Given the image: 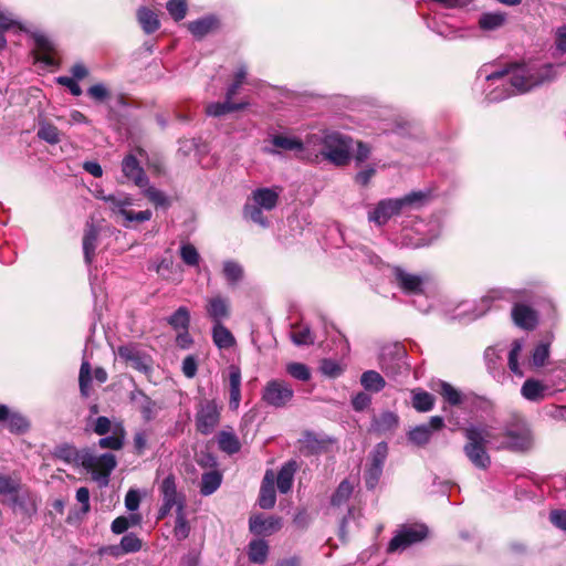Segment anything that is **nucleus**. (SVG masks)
I'll return each mask as SVG.
<instances>
[{
	"instance_id": "obj_1",
	"label": "nucleus",
	"mask_w": 566,
	"mask_h": 566,
	"mask_svg": "<svg viewBox=\"0 0 566 566\" xmlns=\"http://www.w3.org/2000/svg\"><path fill=\"white\" fill-rule=\"evenodd\" d=\"M481 77L489 82L490 86H494L486 93V98L490 102H500L551 81L555 77V73L552 64L528 62L514 66L512 71L501 69L489 72V66L483 65L478 71V78Z\"/></svg>"
},
{
	"instance_id": "obj_2",
	"label": "nucleus",
	"mask_w": 566,
	"mask_h": 566,
	"mask_svg": "<svg viewBox=\"0 0 566 566\" xmlns=\"http://www.w3.org/2000/svg\"><path fill=\"white\" fill-rule=\"evenodd\" d=\"M520 294L517 291L493 289L490 290L481 300L476 308V313L472 315V318H478L485 314L491 308V303L495 301H507L514 304L512 308V318L516 326L523 329H533L537 324L536 312L524 304L517 303Z\"/></svg>"
},
{
	"instance_id": "obj_3",
	"label": "nucleus",
	"mask_w": 566,
	"mask_h": 566,
	"mask_svg": "<svg viewBox=\"0 0 566 566\" xmlns=\"http://www.w3.org/2000/svg\"><path fill=\"white\" fill-rule=\"evenodd\" d=\"M468 442L463 447L464 454L471 463L482 470L491 464L486 446L494 448L495 433L486 426H470L464 429Z\"/></svg>"
},
{
	"instance_id": "obj_4",
	"label": "nucleus",
	"mask_w": 566,
	"mask_h": 566,
	"mask_svg": "<svg viewBox=\"0 0 566 566\" xmlns=\"http://www.w3.org/2000/svg\"><path fill=\"white\" fill-rule=\"evenodd\" d=\"M428 197V192L412 191L402 198L380 200L376 207L368 212V220L379 227L384 226L394 216L403 212L407 208L421 207L427 201Z\"/></svg>"
},
{
	"instance_id": "obj_5",
	"label": "nucleus",
	"mask_w": 566,
	"mask_h": 566,
	"mask_svg": "<svg viewBox=\"0 0 566 566\" xmlns=\"http://www.w3.org/2000/svg\"><path fill=\"white\" fill-rule=\"evenodd\" d=\"M281 193L280 187L258 188L252 192V203L244 207V217L252 222L266 228L269 226L268 218L263 214V210H273L279 201Z\"/></svg>"
},
{
	"instance_id": "obj_6",
	"label": "nucleus",
	"mask_w": 566,
	"mask_h": 566,
	"mask_svg": "<svg viewBox=\"0 0 566 566\" xmlns=\"http://www.w3.org/2000/svg\"><path fill=\"white\" fill-rule=\"evenodd\" d=\"M6 497L13 509H20L27 514L35 511L30 494L22 490L19 479L8 474H0V499Z\"/></svg>"
},
{
	"instance_id": "obj_7",
	"label": "nucleus",
	"mask_w": 566,
	"mask_h": 566,
	"mask_svg": "<svg viewBox=\"0 0 566 566\" xmlns=\"http://www.w3.org/2000/svg\"><path fill=\"white\" fill-rule=\"evenodd\" d=\"M350 138L339 133H328L322 139L321 156L336 166L349 160Z\"/></svg>"
},
{
	"instance_id": "obj_8",
	"label": "nucleus",
	"mask_w": 566,
	"mask_h": 566,
	"mask_svg": "<svg viewBox=\"0 0 566 566\" xmlns=\"http://www.w3.org/2000/svg\"><path fill=\"white\" fill-rule=\"evenodd\" d=\"M82 459V467L92 472L93 479L101 485H107L109 475L117 464L115 455L112 453L95 455L90 450H84Z\"/></svg>"
},
{
	"instance_id": "obj_9",
	"label": "nucleus",
	"mask_w": 566,
	"mask_h": 566,
	"mask_svg": "<svg viewBox=\"0 0 566 566\" xmlns=\"http://www.w3.org/2000/svg\"><path fill=\"white\" fill-rule=\"evenodd\" d=\"M294 398V389L282 379L268 381L262 390V401L273 408H285Z\"/></svg>"
},
{
	"instance_id": "obj_10",
	"label": "nucleus",
	"mask_w": 566,
	"mask_h": 566,
	"mask_svg": "<svg viewBox=\"0 0 566 566\" xmlns=\"http://www.w3.org/2000/svg\"><path fill=\"white\" fill-rule=\"evenodd\" d=\"M103 201L108 203L112 211L119 213L124 217L126 223L125 227H128L130 222H145L151 219L153 213L150 210H144L134 212L128 210L127 208L133 206V199L127 193L120 192L117 195H107V197H103Z\"/></svg>"
},
{
	"instance_id": "obj_11",
	"label": "nucleus",
	"mask_w": 566,
	"mask_h": 566,
	"mask_svg": "<svg viewBox=\"0 0 566 566\" xmlns=\"http://www.w3.org/2000/svg\"><path fill=\"white\" fill-rule=\"evenodd\" d=\"M159 492L163 504L159 509L158 518L167 516L172 507H176V512L185 510L186 497L181 492L177 491L175 476L172 474H169L163 480Z\"/></svg>"
},
{
	"instance_id": "obj_12",
	"label": "nucleus",
	"mask_w": 566,
	"mask_h": 566,
	"mask_svg": "<svg viewBox=\"0 0 566 566\" xmlns=\"http://www.w3.org/2000/svg\"><path fill=\"white\" fill-rule=\"evenodd\" d=\"M220 415L221 407L216 400H201L195 417L197 431L205 436L212 433L220 422Z\"/></svg>"
},
{
	"instance_id": "obj_13",
	"label": "nucleus",
	"mask_w": 566,
	"mask_h": 566,
	"mask_svg": "<svg viewBox=\"0 0 566 566\" xmlns=\"http://www.w3.org/2000/svg\"><path fill=\"white\" fill-rule=\"evenodd\" d=\"M531 446V434L525 428H507L503 433H495L494 449L524 451Z\"/></svg>"
},
{
	"instance_id": "obj_14",
	"label": "nucleus",
	"mask_w": 566,
	"mask_h": 566,
	"mask_svg": "<svg viewBox=\"0 0 566 566\" xmlns=\"http://www.w3.org/2000/svg\"><path fill=\"white\" fill-rule=\"evenodd\" d=\"M428 528L424 525L403 526L389 542L387 552L395 553L405 551L410 545L426 538Z\"/></svg>"
},
{
	"instance_id": "obj_15",
	"label": "nucleus",
	"mask_w": 566,
	"mask_h": 566,
	"mask_svg": "<svg viewBox=\"0 0 566 566\" xmlns=\"http://www.w3.org/2000/svg\"><path fill=\"white\" fill-rule=\"evenodd\" d=\"M444 420L440 416H433L428 423L416 426L407 433L408 440L418 447H423L429 443L432 432L442 429Z\"/></svg>"
},
{
	"instance_id": "obj_16",
	"label": "nucleus",
	"mask_w": 566,
	"mask_h": 566,
	"mask_svg": "<svg viewBox=\"0 0 566 566\" xmlns=\"http://www.w3.org/2000/svg\"><path fill=\"white\" fill-rule=\"evenodd\" d=\"M33 55L35 62L48 67L59 66V53L50 38H34Z\"/></svg>"
},
{
	"instance_id": "obj_17",
	"label": "nucleus",
	"mask_w": 566,
	"mask_h": 566,
	"mask_svg": "<svg viewBox=\"0 0 566 566\" xmlns=\"http://www.w3.org/2000/svg\"><path fill=\"white\" fill-rule=\"evenodd\" d=\"M122 172L127 180L133 181L139 188L148 185V178L133 154H128L123 158Z\"/></svg>"
},
{
	"instance_id": "obj_18",
	"label": "nucleus",
	"mask_w": 566,
	"mask_h": 566,
	"mask_svg": "<svg viewBox=\"0 0 566 566\" xmlns=\"http://www.w3.org/2000/svg\"><path fill=\"white\" fill-rule=\"evenodd\" d=\"M549 387L542 380L528 378L521 387L522 397L531 402H541L548 396Z\"/></svg>"
},
{
	"instance_id": "obj_19",
	"label": "nucleus",
	"mask_w": 566,
	"mask_h": 566,
	"mask_svg": "<svg viewBox=\"0 0 566 566\" xmlns=\"http://www.w3.org/2000/svg\"><path fill=\"white\" fill-rule=\"evenodd\" d=\"M206 311L213 324L223 323L230 316L229 301L220 295L210 297Z\"/></svg>"
},
{
	"instance_id": "obj_20",
	"label": "nucleus",
	"mask_w": 566,
	"mask_h": 566,
	"mask_svg": "<svg viewBox=\"0 0 566 566\" xmlns=\"http://www.w3.org/2000/svg\"><path fill=\"white\" fill-rule=\"evenodd\" d=\"M6 32L39 35L31 24L22 23L21 21L14 19L12 13L4 12L0 8V34Z\"/></svg>"
},
{
	"instance_id": "obj_21",
	"label": "nucleus",
	"mask_w": 566,
	"mask_h": 566,
	"mask_svg": "<svg viewBox=\"0 0 566 566\" xmlns=\"http://www.w3.org/2000/svg\"><path fill=\"white\" fill-rule=\"evenodd\" d=\"M250 531L255 535H271L282 527L280 517L264 518L260 515L250 518Z\"/></svg>"
},
{
	"instance_id": "obj_22",
	"label": "nucleus",
	"mask_w": 566,
	"mask_h": 566,
	"mask_svg": "<svg viewBox=\"0 0 566 566\" xmlns=\"http://www.w3.org/2000/svg\"><path fill=\"white\" fill-rule=\"evenodd\" d=\"M395 279L405 293L418 294L422 292V279L406 272L400 268L395 269Z\"/></svg>"
},
{
	"instance_id": "obj_23",
	"label": "nucleus",
	"mask_w": 566,
	"mask_h": 566,
	"mask_svg": "<svg viewBox=\"0 0 566 566\" xmlns=\"http://www.w3.org/2000/svg\"><path fill=\"white\" fill-rule=\"evenodd\" d=\"M229 408L237 410L241 401V370L237 366L229 367Z\"/></svg>"
},
{
	"instance_id": "obj_24",
	"label": "nucleus",
	"mask_w": 566,
	"mask_h": 566,
	"mask_svg": "<svg viewBox=\"0 0 566 566\" xmlns=\"http://www.w3.org/2000/svg\"><path fill=\"white\" fill-rule=\"evenodd\" d=\"M275 500L274 474L272 471H266L260 490L259 505L269 510L274 506Z\"/></svg>"
},
{
	"instance_id": "obj_25",
	"label": "nucleus",
	"mask_w": 566,
	"mask_h": 566,
	"mask_svg": "<svg viewBox=\"0 0 566 566\" xmlns=\"http://www.w3.org/2000/svg\"><path fill=\"white\" fill-rule=\"evenodd\" d=\"M399 417L396 412L384 411L379 416H374L371 421V430L378 433L391 432L397 429Z\"/></svg>"
},
{
	"instance_id": "obj_26",
	"label": "nucleus",
	"mask_w": 566,
	"mask_h": 566,
	"mask_svg": "<svg viewBox=\"0 0 566 566\" xmlns=\"http://www.w3.org/2000/svg\"><path fill=\"white\" fill-rule=\"evenodd\" d=\"M126 430L120 421L114 423L113 432L98 440L101 449L120 450L124 447Z\"/></svg>"
},
{
	"instance_id": "obj_27",
	"label": "nucleus",
	"mask_w": 566,
	"mask_h": 566,
	"mask_svg": "<svg viewBox=\"0 0 566 566\" xmlns=\"http://www.w3.org/2000/svg\"><path fill=\"white\" fill-rule=\"evenodd\" d=\"M220 21L214 15H207L189 23L188 30L192 35H206L208 33L218 32Z\"/></svg>"
},
{
	"instance_id": "obj_28",
	"label": "nucleus",
	"mask_w": 566,
	"mask_h": 566,
	"mask_svg": "<svg viewBox=\"0 0 566 566\" xmlns=\"http://www.w3.org/2000/svg\"><path fill=\"white\" fill-rule=\"evenodd\" d=\"M212 340L219 349H229L235 344V338L223 323L213 324Z\"/></svg>"
},
{
	"instance_id": "obj_29",
	"label": "nucleus",
	"mask_w": 566,
	"mask_h": 566,
	"mask_svg": "<svg viewBox=\"0 0 566 566\" xmlns=\"http://www.w3.org/2000/svg\"><path fill=\"white\" fill-rule=\"evenodd\" d=\"M296 470L295 461H289L281 468L276 478L277 489L281 493H287L292 489Z\"/></svg>"
},
{
	"instance_id": "obj_30",
	"label": "nucleus",
	"mask_w": 566,
	"mask_h": 566,
	"mask_svg": "<svg viewBox=\"0 0 566 566\" xmlns=\"http://www.w3.org/2000/svg\"><path fill=\"white\" fill-rule=\"evenodd\" d=\"M97 229L92 223L87 224L83 238V252L86 264H91L94 259L95 250L97 248Z\"/></svg>"
},
{
	"instance_id": "obj_31",
	"label": "nucleus",
	"mask_w": 566,
	"mask_h": 566,
	"mask_svg": "<svg viewBox=\"0 0 566 566\" xmlns=\"http://www.w3.org/2000/svg\"><path fill=\"white\" fill-rule=\"evenodd\" d=\"M522 349H523V340L515 339V340H513V343L511 345V349H510L509 356H507L509 369L511 370L512 374H514L515 376H517L520 378L524 377V371L518 361L520 356L522 354Z\"/></svg>"
},
{
	"instance_id": "obj_32",
	"label": "nucleus",
	"mask_w": 566,
	"mask_h": 566,
	"mask_svg": "<svg viewBox=\"0 0 566 566\" xmlns=\"http://www.w3.org/2000/svg\"><path fill=\"white\" fill-rule=\"evenodd\" d=\"M222 274L230 286H235L242 281L244 271L240 263L233 260H227L222 264Z\"/></svg>"
},
{
	"instance_id": "obj_33",
	"label": "nucleus",
	"mask_w": 566,
	"mask_h": 566,
	"mask_svg": "<svg viewBox=\"0 0 566 566\" xmlns=\"http://www.w3.org/2000/svg\"><path fill=\"white\" fill-rule=\"evenodd\" d=\"M248 103H232L226 98L224 102L211 103L207 106V114L210 116H221L231 112L243 109Z\"/></svg>"
},
{
	"instance_id": "obj_34",
	"label": "nucleus",
	"mask_w": 566,
	"mask_h": 566,
	"mask_svg": "<svg viewBox=\"0 0 566 566\" xmlns=\"http://www.w3.org/2000/svg\"><path fill=\"white\" fill-rule=\"evenodd\" d=\"M217 441L219 448L228 454L237 453L241 448L240 441L233 432H219L217 436Z\"/></svg>"
},
{
	"instance_id": "obj_35",
	"label": "nucleus",
	"mask_w": 566,
	"mask_h": 566,
	"mask_svg": "<svg viewBox=\"0 0 566 566\" xmlns=\"http://www.w3.org/2000/svg\"><path fill=\"white\" fill-rule=\"evenodd\" d=\"M360 382L366 390L374 392H379L386 385L384 377L375 370H367L363 373Z\"/></svg>"
},
{
	"instance_id": "obj_36",
	"label": "nucleus",
	"mask_w": 566,
	"mask_h": 566,
	"mask_svg": "<svg viewBox=\"0 0 566 566\" xmlns=\"http://www.w3.org/2000/svg\"><path fill=\"white\" fill-rule=\"evenodd\" d=\"M443 399L451 406H459L463 401V395L447 381H439L436 389Z\"/></svg>"
},
{
	"instance_id": "obj_37",
	"label": "nucleus",
	"mask_w": 566,
	"mask_h": 566,
	"mask_svg": "<svg viewBox=\"0 0 566 566\" xmlns=\"http://www.w3.org/2000/svg\"><path fill=\"white\" fill-rule=\"evenodd\" d=\"M412 406L419 412L430 411L434 406V397L427 391L413 390Z\"/></svg>"
},
{
	"instance_id": "obj_38",
	"label": "nucleus",
	"mask_w": 566,
	"mask_h": 566,
	"mask_svg": "<svg viewBox=\"0 0 566 566\" xmlns=\"http://www.w3.org/2000/svg\"><path fill=\"white\" fill-rule=\"evenodd\" d=\"M174 329H188L190 325V312L186 306H180L167 318Z\"/></svg>"
},
{
	"instance_id": "obj_39",
	"label": "nucleus",
	"mask_w": 566,
	"mask_h": 566,
	"mask_svg": "<svg viewBox=\"0 0 566 566\" xmlns=\"http://www.w3.org/2000/svg\"><path fill=\"white\" fill-rule=\"evenodd\" d=\"M221 484V475L217 471H210L202 474L200 492L202 495H210L218 490Z\"/></svg>"
},
{
	"instance_id": "obj_40",
	"label": "nucleus",
	"mask_w": 566,
	"mask_h": 566,
	"mask_svg": "<svg viewBox=\"0 0 566 566\" xmlns=\"http://www.w3.org/2000/svg\"><path fill=\"white\" fill-rule=\"evenodd\" d=\"M271 142H272L273 146H275L276 148L284 149V150L301 151L304 148L302 140L296 137H290V136H285V135H274L272 137Z\"/></svg>"
},
{
	"instance_id": "obj_41",
	"label": "nucleus",
	"mask_w": 566,
	"mask_h": 566,
	"mask_svg": "<svg viewBox=\"0 0 566 566\" xmlns=\"http://www.w3.org/2000/svg\"><path fill=\"white\" fill-rule=\"evenodd\" d=\"M268 553L269 546L263 539H255L249 544V558L253 563H264L268 557Z\"/></svg>"
},
{
	"instance_id": "obj_42",
	"label": "nucleus",
	"mask_w": 566,
	"mask_h": 566,
	"mask_svg": "<svg viewBox=\"0 0 566 566\" xmlns=\"http://www.w3.org/2000/svg\"><path fill=\"white\" fill-rule=\"evenodd\" d=\"M55 455L67 463H76L82 465V457L84 455V450L77 451L72 446L63 444L56 448Z\"/></svg>"
},
{
	"instance_id": "obj_43",
	"label": "nucleus",
	"mask_w": 566,
	"mask_h": 566,
	"mask_svg": "<svg viewBox=\"0 0 566 566\" xmlns=\"http://www.w3.org/2000/svg\"><path fill=\"white\" fill-rule=\"evenodd\" d=\"M138 21L146 33L155 32L159 27L157 15L147 8H142L137 13Z\"/></svg>"
},
{
	"instance_id": "obj_44",
	"label": "nucleus",
	"mask_w": 566,
	"mask_h": 566,
	"mask_svg": "<svg viewBox=\"0 0 566 566\" xmlns=\"http://www.w3.org/2000/svg\"><path fill=\"white\" fill-rule=\"evenodd\" d=\"M190 534V525L187 521L185 510L176 512L174 536L177 541L186 539Z\"/></svg>"
},
{
	"instance_id": "obj_45",
	"label": "nucleus",
	"mask_w": 566,
	"mask_h": 566,
	"mask_svg": "<svg viewBox=\"0 0 566 566\" xmlns=\"http://www.w3.org/2000/svg\"><path fill=\"white\" fill-rule=\"evenodd\" d=\"M145 197L148 198L150 202H153L156 207H168L169 200L167 196L159 189L147 185L142 188Z\"/></svg>"
},
{
	"instance_id": "obj_46",
	"label": "nucleus",
	"mask_w": 566,
	"mask_h": 566,
	"mask_svg": "<svg viewBox=\"0 0 566 566\" xmlns=\"http://www.w3.org/2000/svg\"><path fill=\"white\" fill-rule=\"evenodd\" d=\"M402 358L395 357L391 359H388L386 354L384 353L380 357V367L385 371L387 376H396L400 373V368L402 367Z\"/></svg>"
},
{
	"instance_id": "obj_47",
	"label": "nucleus",
	"mask_w": 566,
	"mask_h": 566,
	"mask_svg": "<svg viewBox=\"0 0 566 566\" xmlns=\"http://www.w3.org/2000/svg\"><path fill=\"white\" fill-rule=\"evenodd\" d=\"M286 371L291 377L301 381H307L311 379L310 368L302 363H289L286 365Z\"/></svg>"
},
{
	"instance_id": "obj_48",
	"label": "nucleus",
	"mask_w": 566,
	"mask_h": 566,
	"mask_svg": "<svg viewBox=\"0 0 566 566\" xmlns=\"http://www.w3.org/2000/svg\"><path fill=\"white\" fill-rule=\"evenodd\" d=\"M7 427L11 432L22 433L28 430L29 422L28 420L18 412H10L9 418L7 419Z\"/></svg>"
},
{
	"instance_id": "obj_49",
	"label": "nucleus",
	"mask_w": 566,
	"mask_h": 566,
	"mask_svg": "<svg viewBox=\"0 0 566 566\" xmlns=\"http://www.w3.org/2000/svg\"><path fill=\"white\" fill-rule=\"evenodd\" d=\"M548 357H549V344L541 343L534 348V350L532 353L531 364L536 368L542 367L545 365Z\"/></svg>"
},
{
	"instance_id": "obj_50",
	"label": "nucleus",
	"mask_w": 566,
	"mask_h": 566,
	"mask_svg": "<svg viewBox=\"0 0 566 566\" xmlns=\"http://www.w3.org/2000/svg\"><path fill=\"white\" fill-rule=\"evenodd\" d=\"M120 553H135L142 548V541L133 533H129L120 539Z\"/></svg>"
},
{
	"instance_id": "obj_51",
	"label": "nucleus",
	"mask_w": 566,
	"mask_h": 566,
	"mask_svg": "<svg viewBox=\"0 0 566 566\" xmlns=\"http://www.w3.org/2000/svg\"><path fill=\"white\" fill-rule=\"evenodd\" d=\"M180 256L182 261L190 266L198 265L200 260L197 249L190 243H186L180 247Z\"/></svg>"
},
{
	"instance_id": "obj_52",
	"label": "nucleus",
	"mask_w": 566,
	"mask_h": 566,
	"mask_svg": "<svg viewBox=\"0 0 566 566\" xmlns=\"http://www.w3.org/2000/svg\"><path fill=\"white\" fill-rule=\"evenodd\" d=\"M292 340L296 345H311L315 339L310 327L301 326L292 333Z\"/></svg>"
},
{
	"instance_id": "obj_53",
	"label": "nucleus",
	"mask_w": 566,
	"mask_h": 566,
	"mask_svg": "<svg viewBox=\"0 0 566 566\" xmlns=\"http://www.w3.org/2000/svg\"><path fill=\"white\" fill-rule=\"evenodd\" d=\"M353 492V486L348 481H343L332 497L333 505H342L345 503Z\"/></svg>"
},
{
	"instance_id": "obj_54",
	"label": "nucleus",
	"mask_w": 566,
	"mask_h": 566,
	"mask_svg": "<svg viewBox=\"0 0 566 566\" xmlns=\"http://www.w3.org/2000/svg\"><path fill=\"white\" fill-rule=\"evenodd\" d=\"M387 455H388V444L386 442L377 443L370 453V464L379 465V467L384 468Z\"/></svg>"
},
{
	"instance_id": "obj_55",
	"label": "nucleus",
	"mask_w": 566,
	"mask_h": 566,
	"mask_svg": "<svg viewBox=\"0 0 566 566\" xmlns=\"http://www.w3.org/2000/svg\"><path fill=\"white\" fill-rule=\"evenodd\" d=\"M38 136L49 144H57L60 142L59 129L51 124L42 125L38 130Z\"/></svg>"
},
{
	"instance_id": "obj_56",
	"label": "nucleus",
	"mask_w": 566,
	"mask_h": 566,
	"mask_svg": "<svg viewBox=\"0 0 566 566\" xmlns=\"http://www.w3.org/2000/svg\"><path fill=\"white\" fill-rule=\"evenodd\" d=\"M167 10L176 21L184 19L187 11L186 0H169Z\"/></svg>"
},
{
	"instance_id": "obj_57",
	"label": "nucleus",
	"mask_w": 566,
	"mask_h": 566,
	"mask_svg": "<svg viewBox=\"0 0 566 566\" xmlns=\"http://www.w3.org/2000/svg\"><path fill=\"white\" fill-rule=\"evenodd\" d=\"M504 22V18L501 14L486 13L483 14L480 19V25L484 30H494L497 27L502 25Z\"/></svg>"
},
{
	"instance_id": "obj_58",
	"label": "nucleus",
	"mask_w": 566,
	"mask_h": 566,
	"mask_svg": "<svg viewBox=\"0 0 566 566\" xmlns=\"http://www.w3.org/2000/svg\"><path fill=\"white\" fill-rule=\"evenodd\" d=\"M382 474V467L369 464L365 473V483L368 489H374Z\"/></svg>"
},
{
	"instance_id": "obj_59",
	"label": "nucleus",
	"mask_w": 566,
	"mask_h": 566,
	"mask_svg": "<svg viewBox=\"0 0 566 566\" xmlns=\"http://www.w3.org/2000/svg\"><path fill=\"white\" fill-rule=\"evenodd\" d=\"M114 423L104 416L97 417L94 421L93 431L98 436H105L113 432Z\"/></svg>"
},
{
	"instance_id": "obj_60",
	"label": "nucleus",
	"mask_w": 566,
	"mask_h": 566,
	"mask_svg": "<svg viewBox=\"0 0 566 566\" xmlns=\"http://www.w3.org/2000/svg\"><path fill=\"white\" fill-rule=\"evenodd\" d=\"M148 437L149 434L146 430H138L135 432L133 438V444L134 450L138 455H142L145 452L147 448Z\"/></svg>"
},
{
	"instance_id": "obj_61",
	"label": "nucleus",
	"mask_w": 566,
	"mask_h": 566,
	"mask_svg": "<svg viewBox=\"0 0 566 566\" xmlns=\"http://www.w3.org/2000/svg\"><path fill=\"white\" fill-rule=\"evenodd\" d=\"M118 355L125 360L133 361L136 368H140V357L138 352L132 346H120L118 348Z\"/></svg>"
},
{
	"instance_id": "obj_62",
	"label": "nucleus",
	"mask_w": 566,
	"mask_h": 566,
	"mask_svg": "<svg viewBox=\"0 0 566 566\" xmlns=\"http://www.w3.org/2000/svg\"><path fill=\"white\" fill-rule=\"evenodd\" d=\"M303 444L311 453H317L323 448V442L313 432H305Z\"/></svg>"
},
{
	"instance_id": "obj_63",
	"label": "nucleus",
	"mask_w": 566,
	"mask_h": 566,
	"mask_svg": "<svg viewBox=\"0 0 566 566\" xmlns=\"http://www.w3.org/2000/svg\"><path fill=\"white\" fill-rule=\"evenodd\" d=\"M321 371L328 377L335 378L340 375L342 368L335 360L323 359L321 363Z\"/></svg>"
},
{
	"instance_id": "obj_64",
	"label": "nucleus",
	"mask_w": 566,
	"mask_h": 566,
	"mask_svg": "<svg viewBox=\"0 0 566 566\" xmlns=\"http://www.w3.org/2000/svg\"><path fill=\"white\" fill-rule=\"evenodd\" d=\"M376 174V168L374 166H366L363 169H360L356 176L355 181L360 186H367L371 178Z\"/></svg>"
}]
</instances>
